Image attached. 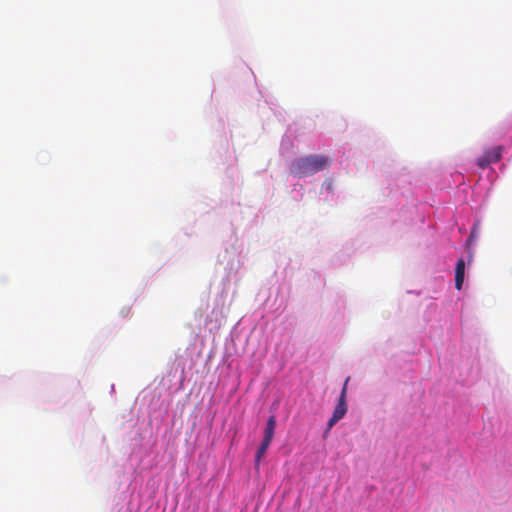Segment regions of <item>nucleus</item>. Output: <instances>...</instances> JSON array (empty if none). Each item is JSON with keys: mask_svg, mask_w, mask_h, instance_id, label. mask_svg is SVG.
<instances>
[{"mask_svg": "<svg viewBox=\"0 0 512 512\" xmlns=\"http://www.w3.org/2000/svg\"><path fill=\"white\" fill-rule=\"evenodd\" d=\"M275 428H276V417H275V415H271L267 420L266 428L264 430L263 440H266V442H272Z\"/></svg>", "mask_w": 512, "mask_h": 512, "instance_id": "nucleus-5", "label": "nucleus"}, {"mask_svg": "<svg viewBox=\"0 0 512 512\" xmlns=\"http://www.w3.org/2000/svg\"><path fill=\"white\" fill-rule=\"evenodd\" d=\"M465 275V261L464 259H459L456 263L455 267V287L457 290H461L464 282Z\"/></svg>", "mask_w": 512, "mask_h": 512, "instance_id": "nucleus-4", "label": "nucleus"}, {"mask_svg": "<svg viewBox=\"0 0 512 512\" xmlns=\"http://www.w3.org/2000/svg\"><path fill=\"white\" fill-rule=\"evenodd\" d=\"M502 156V147L497 146L490 150H486L477 160V165L481 168L488 167L491 163L500 161Z\"/></svg>", "mask_w": 512, "mask_h": 512, "instance_id": "nucleus-3", "label": "nucleus"}, {"mask_svg": "<svg viewBox=\"0 0 512 512\" xmlns=\"http://www.w3.org/2000/svg\"><path fill=\"white\" fill-rule=\"evenodd\" d=\"M270 444H271V442H266V440H262L259 448L262 449V450H265L267 452V449H268Z\"/></svg>", "mask_w": 512, "mask_h": 512, "instance_id": "nucleus-8", "label": "nucleus"}, {"mask_svg": "<svg viewBox=\"0 0 512 512\" xmlns=\"http://www.w3.org/2000/svg\"><path fill=\"white\" fill-rule=\"evenodd\" d=\"M349 381V377L345 380L343 385L339 401L333 411L332 417L328 421L327 432L339 421L341 420L346 412H347V404H346V392H347V384Z\"/></svg>", "mask_w": 512, "mask_h": 512, "instance_id": "nucleus-2", "label": "nucleus"}, {"mask_svg": "<svg viewBox=\"0 0 512 512\" xmlns=\"http://www.w3.org/2000/svg\"><path fill=\"white\" fill-rule=\"evenodd\" d=\"M477 236V230L476 227H474L467 239V244H471V242L476 238Z\"/></svg>", "mask_w": 512, "mask_h": 512, "instance_id": "nucleus-7", "label": "nucleus"}, {"mask_svg": "<svg viewBox=\"0 0 512 512\" xmlns=\"http://www.w3.org/2000/svg\"><path fill=\"white\" fill-rule=\"evenodd\" d=\"M331 160L324 155H310L296 159L291 164V173L299 177L311 176L319 171L326 169Z\"/></svg>", "mask_w": 512, "mask_h": 512, "instance_id": "nucleus-1", "label": "nucleus"}, {"mask_svg": "<svg viewBox=\"0 0 512 512\" xmlns=\"http://www.w3.org/2000/svg\"><path fill=\"white\" fill-rule=\"evenodd\" d=\"M265 454H266L265 450H262V449L258 448V450L256 452V456H255V466H256V468L259 467L260 461H261L262 457H264Z\"/></svg>", "mask_w": 512, "mask_h": 512, "instance_id": "nucleus-6", "label": "nucleus"}]
</instances>
